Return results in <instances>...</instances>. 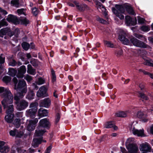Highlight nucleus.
I'll list each match as a JSON object with an SVG mask.
<instances>
[{
	"label": "nucleus",
	"mask_w": 153,
	"mask_h": 153,
	"mask_svg": "<svg viewBox=\"0 0 153 153\" xmlns=\"http://www.w3.org/2000/svg\"><path fill=\"white\" fill-rule=\"evenodd\" d=\"M16 103L17 104V109L19 111L25 109L28 105V102L24 100L21 101L19 102H16Z\"/></svg>",
	"instance_id": "10"
},
{
	"label": "nucleus",
	"mask_w": 153,
	"mask_h": 153,
	"mask_svg": "<svg viewBox=\"0 0 153 153\" xmlns=\"http://www.w3.org/2000/svg\"><path fill=\"white\" fill-rule=\"evenodd\" d=\"M17 130L16 129H14L13 130H11L10 132V135L12 136H14L16 135L17 133Z\"/></svg>",
	"instance_id": "46"
},
{
	"label": "nucleus",
	"mask_w": 153,
	"mask_h": 153,
	"mask_svg": "<svg viewBox=\"0 0 153 153\" xmlns=\"http://www.w3.org/2000/svg\"><path fill=\"white\" fill-rule=\"evenodd\" d=\"M21 21L22 23L25 25L28 24L29 23V21L25 18L21 19Z\"/></svg>",
	"instance_id": "35"
},
{
	"label": "nucleus",
	"mask_w": 153,
	"mask_h": 153,
	"mask_svg": "<svg viewBox=\"0 0 153 153\" xmlns=\"http://www.w3.org/2000/svg\"><path fill=\"white\" fill-rule=\"evenodd\" d=\"M2 93V97L4 98L1 101L2 104L4 108L6 106L12 103L13 97L10 92L7 88L4 89L3 87H0V94Z\"/></svg>",
	"instance_id": "3"
},
{
	"label": "nucleus",
	"mask_w": 153,
	"mask_h": 153,
	"mask_svg": "<svg viewBox=\"0 0 153 153\" xmlns=\"http://www.w3.org/2000/svg\"><path fill=\"white\" fill-rule=\"evenodd\" d=\"M137 117L141 119L142 122H146L148 121V119L147 118L146 115L143 114L142 112L138 111L137 114Z\"/></svg>",
	"instance_id": "16"
},
{
	"label": "nucleus",
	"mask_w": 153,
	"mask_h": 153,
	"mask_svg": "<svg viewBox=\"0 0 153 153\" xmlns=\"http://www.w3.org/2000/svg\"><path fill=\"white\" fill-rule=\"evenodd\" d=\"M144 64L153 67V61L149 59H147L144 62Z\"/></svg>",
	"instance_id": "28"
},
{
	"label": "nucleus",
	"mask_w": 153,
	"mask_h": 153,
	"mask_svg": "<svg viewBox=\"0 0 153 153\" xmlns=\"http://www.w3.org/2000/svg\"><path fill=\"white\" fill-rule=\"evenodd\" d=\"M47 90V88L44 86L40 88L37 93V96L38 97H44Z\"/></svg>",
	"instance_id": "14"
},
{
	"label": "nucleus",
	"mask_w": 153,
	"mask_h": 153,
	"mask_svg": "<svg viewBox=\"0 0 153 153\" xmlns=\"http://www.w3.org/2000/svg\"><path fill=\"white\" fill-rule=\"evenodd\" d=\"M34 94L32 91H31L29 92L27 97V98L29 99H31L33 98Z\"/></svg>",
	"instance_id": "36"
},
{
	"label": "nucleus",
	"mask_w": 153,
	"mask_h": 153,
	"mask_svg": "<svg viewBox=\"0 0 153 153\" xmlns=\"http://www.w3.org/2000/svg\"><path fill=\"white\" fill-rule=\"evenodd\" d=\"M112 127L113 128L114 130H117L118 128L117 127L114 125V123H113V126Z\"/></svg>",
	"instance_id": "61"
},
{
	"label": "nucleus",
	"mask_w": 153,
	"mask_h": 153,
	"mask_svg": "<svg viewBox=\"0 0 153 153\" xmlns=\"http://www.w3.org/2000/svg\"><path fill=\"white\" fill-rule=\"evenodd\" d=\"M7 25V23L5 20H2L0 23V28L1 26Z\"/></svg>",
	"instance_id": "50"
},
{
	"label": "nucleus",
	"mask_w": 153,
	"mask_h": 153,
	"mask_svg": "<svg viewBox=\"0 0 153 153\" xmlns=\"http://www.w3.org/2000/svg\"><path fill=\"white\" fill-rule=\"evenodd\" d=\"M20 120L19 119H16L15 120L14 125L16 127H18L20 125Z\"/></svg>",
	"instance_id": "39"
},
{
	"label": "nucleus",
	"mask_w": 153,
	"mask_h": 153,
	"mask_svg": "<svg viewBox=\"0 0 153 153\" xmlns=\"http://www.w3.org/2000/svg\"><path fill=\"white\" fill-rule=\"evenodd\" d=\"M38 104L36 102L31 103L30 106V109L27 111V113L28 115L32 116L34 115L37 111L36 107Z\"/></svg>",
	"instance_id": "8"
},
{
	"label": "nucleus",
	"mask_w": 153,
	"mask_h": 153,
	"mask_svg": "<svg viewBox=\"0 0 153 153\" xmlns=\"http://www.w3.org/2000/svg\"><path fill=\"white\" fill-rule=\"evenodd\" d=\"M134 139L133 138H129L127 139L126 142V146L132 145V143L134 141Z\"/></svg>",
	"instance_id": "30"
},
{
	"label": "nucleus",
	"mask_w": 153,
	"mask_h": 153,
	"mask_svg": "<svg viewBox=\"0 0 153 153\" xmlns=\"http://www.w3.org/2000/svg\"><path fill=\"white\" fill-rule=\"evenodd\" d=\"M16 73V71L13 68H9L8 74L11 76H14Z\"/></svg>",
	"instance_id": "26"
},
{
	"label": "nucleus",
	"mask_w": 153,
	"mask_h": 153,
	"mask_svg": "<svg viewBox=\"0 0 153 153\" xmlns=\"http://www.w3.org/2000/svg\"><path fill=\"white\" fill-rule=\"evenodd\" d=\"M39 116L40 117L46 116L47 115L48 111L46 110L41 108L39 110Z\"/></svg>",
	"instance_id": "21"
},
{
	"label": "nucleus",
	"mask_w": 153,
	"mask_h": 153,
	"mask_svg": "<svg viewBox=\"0 0 153 153\" xmlns=\"http://www.w3.org/2000/svg\"><path fill=\"white\" fill-rule=\"evenodd\" d=\"M13 80L14 84H16L17 82V80L16 78L14 77L13 78Z\"/></svg>",
	"instance_id": "58"
},
{
	"label": "nucleus",
	"mask_w": 153,
	"mask_h": 153,
	"mask_svg": "<svg viewBox=\"0 0 153 153\" xmlns=\"http://www.w3.org/2000/svg\"><path fill=\"white\" fill-rule=\"evenodd\" d=\"M26 72L25 67V66H22L20 67L19 69L18 70V73L17 76L19 78H22L23 77V75Z\"/></svg>",
	"instance_id": "18"
},
{
	"label": "nucleus",
	"mask_w": 153,
	"mask_h": 153,
	"mask_svg": "<svg viewBox=\"0 0 153 153\" xmlns=\"http://www.w3.org/2000/svg\"><path fill=\"white\" fill-rule=\"evenodd\" d=\"M25 79L28 82H30L32 80V78L31 77L28 75L26 76L25 77Z\"/></svg>",
	"instance_id": "52"
},
{
	"label": "nucleus",
	"mask_w": 153,
	"mask_h": 153,
	"mask_svg": "<svg viewBox=\"0 0 153 153\" xmlns=\"http://www.w3.org/2000/svg\"><path fill=\"white\" fill-rule=\"evenodd\" d=\"M135 36L138 39H140L141 37H143V36L141 35H135Z\"/></svg>",
	"instance_id": "60"
},
{
	"label": "nucleus",
	"mask_w": 153,
	"mask_h": 153,
	"mask_svg": "<svg viewBox=\"0 0 153 153\" xmlns=\"http://www.w3.org/2000/svg\"><path fill=\"white\" fill-rule=\"evenodd\" d=\"M9 65L10 66H14L16 65V62L13 59H10L9 61Z\"/></svg>",
	"instance_id": "47"
},
{
	"label": "nucleus",
	"mask_w": 153,
	"mask_h": 153,
	"mask_svg": "<svg viewBox=\"0 0 153 153\" xmlns=\"http://www.w3.org/2000/svg\"><path fill=\"white\" fill-rule=\"evenodd\" d=\"M139 96L142 99L143 101L147 100H149L148 97L143 93H140Z\"/></svg>",
	"instance_id": "29"
},
{
	"label": "nucleus",
	"mask_w": 153,
	"mask_h": 153,
	"mask_svg": "<svg viewBox=\"0 0 153 153\" xmlns=\"http://www.w3.org/2000/svg\"><path fill=\"white\" fill-rule=\"evenodd\" d=\"M130 131L132 133L139 137L145 136L144 134V131L143 129L138 130L134 126L132 125L130 128Z\"/></svg>",
	"instance_id": "7"
},
{
	"label": "nucleus",
	"mask_w": 153,
	"mask_h": 153,
	"mask_svg": "<svg viewBox=\"0 0 153 153\" xmlns=\"http://www.w3.org/2000/svg\"><path fill=\"white\" fill-rule=\"evenodd\" d=\"M138 23L139 24H143L145 22V19L139 16L137 17Z\"/></svg>",
	"instance_id": "34"
},
{
	"label": "nucleus",
	"mask_w": 153,
	"mask_h": 153,
	"mask_svg": "<svg viewBox=\"0 0 153 153\" xmlns=\"http://www.w3.org/2000/svg\"><path fill=\"white\" fill-rule=\"evenodd\" d=\"M150 132L151 134H153V126H152L150 127Z\"/></svg>",
	"instance_id": "59"
},
{
	"label": "nucleus",
	"mask_w": 153,
	"mask_h": 153,
	"mask_svg": "<svg viewBox=\"0 0 153 153\" xmlns=\"http://www.w3.org/2000/svg\"><path fill=\"white\" fill-rule=\"evenodd\" d=\"M95 3L98 9L99 10H101L102 12L104 14L105 16H106L105 17L107 18V17L106 16L107 13L106 12V10L104 7L100 3V2L98 1H96Z\"/></svg>",
	"instance_id": "17"
},
{
	"label": "nucleus",
	"mask_w": 153,
	"mask_h": 153,
	"mask_svg": "<svg viewBox=\"0 0 153 153\" xmlns=\"http://www.w3.org/2000/svg\"><path fill=\"white\" fill-rule=\"evenodd\" d=\"M17 12L19 15L23 14L25 15H26L25 11V10L23 9L18 10H17Z\"/></svg>",
	"instance_id": "40"
},
{
	"label": "nucleus",
	"mask_w": 153,
	"mask_h": 153,
	"mask_svg": "<svg viewBox=\"0 0 153 153\" xmlns=\"http://www.w3.org/2000/svg\"><path fill=\"white\" fill-rule=\"evenodd\" d=\"M3 80L6 83H8L10 81L11 78L9 76H6L3 77Z\"/></svg>",
	"instance_id": "41"
},
{
	"label": "nucleus",
	"mask_w": 153,
	"mask_h": 153,
	"mask_svg": "<svg viewBox=\"0 0 153 153\" xmlns=\"http://www.w3.org/2000/svg\"><path fill=\"white\" fill-rule=\"evenodd\" d=\"M26 85L25 82L23 80L19 82L17 87L15 86V88L16 91L17 92L21 91V92L16 93L14 97L15 100L16 101L18 100L25 95L26 92Z\"/></svg>",
	"instance_id": "4"
},
{
	"label": "nucleus",
	"mask_w": 153,
	"mask_h": 153,
	"mask_svg": "<svg viewBox=\"0 0 153 153\" xmlns=\"http://www.w3.org/2000/svg\"><path fill=\"white\" fill-rule=\"evenodd\" d=\"M5 57L3 55H1L0 56V63L2 64L4 62Z\"/></svg>",
	"instance_id": "49"
},
{
	"label": "nucleus",
	"mask_w": 153,
	"mask_h": 153,
	"mask_svg": "<svg viewBox=\"0 0 153 153\" xmlns=\"http://www.w3.org/2000/svg\"><path fill=\"white\" fill-rule=\"evenodd\" d=\"M27 72L30 74L34 75L36 74L35 70L32 68L31 65L29 64L27 65Z\"/></svg>",
	"instance_id": "24"
},
{
	"label": "nucleus",
	"mask_w": 153,
	"mask_h": 153,
	"mask_svg": "<svg viewBox=\"0 0 153 153\" xmlns=\"http://www.w3.org/2000/svg\"><path fill=\"white\" fill-rule=\"evenodd\" d=\"M74 3L76 5L77 8L79 10H83V9L82 8V6L79 5V3H77V2L74 1Z\"/></svg>",
	"instance_id": "43"
},
{
	"label": "nucleus",
	"mask_w": 153,
	"mask_h": 153,
	"mask_svg": "<svg viewBox=\"0 0 153 153\" xmlns=\"http://www.w3.org/2000/svg\"><path fill=\"white\" fill-rule=\"evenodd\" d=\"M7 19L9 22H12L15 24H17L18 22L16 17L11 14L8 15Z\"/></svg>",
	"instance_id": "19"
},
{
	"label": "nucleus",
	"mask_w": 153,
	"mask_h": 153,
	"mask_svg": "<svg viewBox=\"0 0 153 153\" xmlns=\"http://www.w3.org/2000/svg\"><path fill=\"white\" fill-rule=\"evenodd\" d=\"M116 54L118 56H120L123 55V51L121 49H120L119 50L117 51L116 52Z\"/></svg>",
	"instance_id": "42"
},
{
	"label": "nucleus",
	"mask_w": 153,
	"mask_h": 153,
	"mask_svg": "<svg viewBox=\"0 0 153 153\" xmlns=\"http://www.w3.org/2000/svg\"><path fill=\"white\" fill-rule=\"evenodd\" d=\"M141 30L144 32L149 31L150 30V27L148 26H143L140 27Z\"/></svg>",
	"instance_id": "31"
},
{
	"label": "nucleus",
	"mask_w": 153,
	"mask_h": 153,
	"mask_svg": "<svg viewBox=\"0 0 153 153\" xmlns=\"http://www.w3.org/2000/svg\"><path fill=\"white\" fill-rule=\"evenodd\" d=\"M28 151L30 153H33L34 152V150L31 148H29L28 149Z\"/></svg>",
	"instance_id": "57"
},
{
	"label": "nucleus",
	"mask_w": 153,
	"mask_h": 153,
	"mask_svg": "<svg viewBox=\"0 0 153 153\" xmlns=\"http://www.w3.org/2000/svg\"><path fill=\"white\" fill-rule=\"evenodd\" d=\"M13 111V106L11 105H9L6 110L7 115L5 117V120L8 123H11L13 121L14 115L12 114Z\"/></svg>",
	"instance_id": "6"
},
{
	"label": "nucleus",
	"mask_w": 153,
	"mask_h": 153,
	"mask_svg": "<svg viewBox=\"0 0 153 153\" xmlns=\"http://www.w3.org/2000/svg\"><path fill=\"white\" fill-rule=\"evenodd\" d=\"M126 9L128 13L130 14L134 15V10L132 7L130 6H127L126 7Z\"/></svg>",
	"instance_id": "27"
},
{
	"label": "nucleus",
	"mask_w": 153,
	"mask_h": 153,
	"mask_svg": "<svg viewBox=\"0 0 153 153\" xmlns=\"http://www.w3.org/2000/svg\"><path fill=\"white\" fill-rule=\"evenodd\" d=\"M0 13H1L3 14L6 15L7 14V12L0 7Z\"/></svg>",
	"instance_id": "54"
},
{
	"label": "nucleus",
	"mask_w": 153,
	"mask_h": 153,
	"mask_svg": "<svg viewBox=\"0 0 153 153\" xmlns=\"http://www.w3.org/2000/svg\"><path fill=\"white\" fill-rule=\"evenodd\" d=\"M60 119V115L59 114H56V122H58Z\"/></svg>",
	"instance_id": "55"
},
{
	"label": "nucleus",
	"mask_w": 153,
	"mask_h": 153,
	"mask_svg": "<svg viewBox=\"0 0 153 153\" xmlns=\"http://www.w3.org/2000/svg\"><path fill=\"white\" fill-rule=\"evenodd\" d=\"M23 48L25 50H27L30 47L29 45L26 42H24L22 44Z\"/></svg>",
	"instance_id": "32"
},
{
	"label": "nucleus",
	"mask_w": 153,
	"mask_h": 153,
	"mask_svg": "<svg viewBox=\"0 0 153 153\" xmlns=\"http://www.w3.org/2000/svg\"><path fill=\"white\" fill-rule=\"evenodd\" d=\"M115 7L116 9L114 8H112V10L114 14L120 19H124V16L123 14L125 12L124 8L122 5H116Z\"/></svg>",
	"instance_id": "5"
},
{
	"label": "nucleus",
	"mask_w": 153,
	"mask_h": 153,
	"mask_svg": "<svg viewBox=\"0 0 153 153\" xmlns=\"http://www.w3.org/2000/svg\"><path fill=\"white\" fill-rule=\"evenodd\" d=\"M126 33L123 30L121 31L119 35L118 39L124 44L131 45L132 43L133 45L138 47L143 48L149 47V46L144 42L134 38H131L130 39V42L128 39L126 38Z\"/></svg>",
	"instance_id": "2"
},
{
	"label": "nucleus",
	"mask_w": 153,
	"mask_h": 153,
	"mask_svg": "<svg viewBox=\"0 0 153 153\" xmlns=\"http://www.w3.org/2000/svg\"><path fill=\"white\" fill-rule=\"evenodd\" d=\"M11 3L16 7H18L19 6V3L17 0H13L11 1Z\"/></svg>",
	"instance_id": "44"
},
{
	"label": "nucleus",
	"mask_w": 153,
	"mask_h": 153,
	"mask_svg": "<svg viewBox=\"0 0 153 153\" xmlns=\"http://www.w3.org/2000/svg\"><path fill=\"white\" fill-rule=\"evenodd\" d=\"M68 78L70 81H72L73 80V78L72 76H68Z\"/></svg>",
	"instance_id": "63"
},
{
	"label": "nucleus",
	"mask_w": 153,
	"mask_h": 153,
	"mask_svg": "<svg viewBox=\"0 0 153 153\" xmlns=\"http://www.w3.org/2000/svg\"><path fill=\"white\" fill-rule=\"evenodd\" d=\"M45 82V80L42 78H39L38 81L36 82V84L38 85H40L44 84Z\"/></svg>",
	"instance_id": "37"
},
{
	"label": "nucleus",
	"mask_w": 153,
	"mask_h": 153,
	"mask_svg": "<svg viewBox=\"0 0 153 153\" xmlns=\"http://www.w3.org/2000/svg\"><path fill=\"white\" fill-rule=\"evenodd\" d=\"M113 123L114 122L112 121L106 122L104 125V127L107 128H112L113 126Z\"/></svg>",
	"instance_id": "25"
},
{
	"label": "nucleus",
	"mask_w": 153,
	"mask_h": 153,
	"mask_svg": "<svg viewBox=\"0 0 153 153\" xmlns=\"http://www.w3.org/2000/svg\"><path fill=\"white\" fill-rule=\"evenodd\" d=\"M52 146H49L46 149V151L45 152V153H50V152Z\"/></svg>",
	"instance_id": "53"
},
{
	"label": "nucleus",
	"mask_w": 153,
	"mask_h": 153,
	"mask_svg": "<svg viewBox=\"0 0 153 153\" xmlns=\"http://www.w3.org/2000/svg\"><path fill=\"white\" fill-rule=\"evenodd\" d=\"M38 120L37 119H36L34 120H27V128L29 131L33 130L36 126V124L37 123Z\"/></svg>",
	"instance_id": "9"
},
{
	"label": "nucleus",
	"mask_w": 153,
	"mask_h": 153,
	"mask_svg": "<svg viewBox=\"0 0 153 153\" xmlns=\"http://www.w3.org/2000/svg\"><path fill=\"white\" fill-rule=\"evenodd\" d=\"M51 74L52 76V81L53 82H54L56 80V76L54 71L53 70L51 71Z\"/></svg>",
	"instance_id": "45"
},
{
	"label": "nucleus",
	"mask_w": 153,
	"mask_h": 153,
	"mask_svg": "<svg viewBox=\"0 0 153 153\" xmlns=\"http://www.w3.org/2000/svg\"><path fill=\"white\" fill-rule=\"evenodd\" d=\"M127 149L130 153H135L138 151L137 146L135 144H132L126 146Z\"/></svg>",
	"instance_id": "13"
},
{
	"label": "nucleus",
	"mask_w": 153,
	"mask_h": 153,
	"mask_svg": "<svg viewBox=\"0 0 153 153\" xmlns=\"http://www.w3.org/2000/svg\"><path fill=\"white\" fill-rule=\"evenodd\" d=\"M104 44L105 46L108 47L112 48L114 47V45L111 42L109 41H105Z\"/></svg>",
	"instance_id": "33"
},
{
	"label": "nucleus",
	"mask_w": 153,
	"mask_h": 153,
	"mask_svg": "<svg viewBox=\"0 0 153 153\" xmlns=\"http://www.w3.org/2000/svg\"><path fill=\"white\" fill-rule=\"evenodd\" d=\"M4 142L0 141V152L1 153H7L9 151V148L7 146H4Z\"/></svg>",
	"instance_id": "15"
},
{
	"label": "nucleus",
	"mask_w": 153,
	"mask_h": 153,
	"mask_svg": "<svg viewBox=\"0 0 153 153\" xmlns=\"http://www.w3.org/2000/svg\"><path fill=\"white\" fill-rule=\"evenodd\" d=\"M130 111L128 110L126 111H120L117 112L115 114L116 116L120 117H125L130 113Z\"/></svg>",
	"instance_id": "20"
},
{
	"label": "nucleus",
	"mask_w": 153,
	"mask_h": 153,
	"mask_svg": "<svg viewBox=\"0 0 153 153\" xmlns=\"http://www.w3.org/2000/svg\"><path fill=\"white\" fill-rule=\"evenodd\" d=\"M27 59H30L31 57V56L30 53L27 54Z\"/></svg>",
	"instance_id": "62"
},
{
	"label": "nucleus",
	"mask_w": 153,
	"mask_h": 153,
	"mask_svg": "<svg viewBox=\"0 0 153 153\" xmlns=\"http://www.w3.org/2000/svg\"><path fill=\"white\" fill-rule=\"evenodd\" d=\"M49 122L46 119H44L40 120L39 125L36 130L35 138L32 143V146L34 148L37 147L42 141V136L46 132L45 128L48 127Z\"/></svg>",
	"instance_id": "1"
},
{
	"label": "nucleus",
	"mask_w": 153,
	"mask_h": 153,
	"mask_svg": "<svg viewBox=\"0 0 153 153\" xmlns=\"http://www.w3.org/2000/svg\"><path fill=\"white\" fill-rule=\"evenodd\" d=\"M126 24L127 26L134 25L137 24V19L136 18L132 19L128 16L125 17Z\"/></svg>",
	"instance_id": "12"
},
{
	"label": "nucleus",
	"mask_w": 153,
	"mask_h": 153,
	"mask_svg": "<svg viewBox=\"0 0 153 153\" xmlns=\"http://www.w3.org/2000/svg\"><path fill=\"white\" fill-rule=\"evenodd\" d=\"M32 10V13L35 16L37 15L39 13V10L36 7L33 8Z\"/></svg>",
	"instance_id": "38"
},
{
	"label": "nucleus",
	"mask_w": 153,
	"mask_h": 153,
	"mask_svg": "<svg viewBox=\"0 0 153 153\" xmlns=\"http://www.w3.org/2000/svg\"><path fill=\"white\" fill-rule=\"evenodd\" d=\"M139 87L141 90H143L144 88V85L142 83H141L139 85Z\"/></svg>",
	"instance_id": "56"
},
{
	"label": "nucleus",
	"mask_w": 153,
	"mask_h": 153,
	"mask_svg": "<svg viewBox=\"0 0 153 153\" xmlns=\"http://www.w3.org/2000/svg\"><path fill=\"white\" fill-rule=\"evenodd\" d=\"M143 72L144 74H146H146H149L148 72H146V71H144V70H143V72Z\"/></svg>",
	"instance_id": "64"
},
{
	"label": "nucleus",
	"mask_w": 153,
	"mask_h": 153,
	"mask_svg": "<svg viewBox=\"0 0 153 153\" xmlns=\"http://www.w3.org/2000/svg\"><path fill=\"white\" fill-rule=\"evenodd\" d=\"M23 132L22 131H17L16 136L18 137H21L23 136Z\"/></svg>",
	"instance_id": "48"
},
{
	"label": "nucleus",
	"mask_w": 153,
	"mask_h": 153,
	"mask_svg": "<svg viewBox=\"0 0 153 153\" xmlns=\"http://www.w3.org/2000/svg\"><path fill=\"white\" fill-rule=\"evenodd\" d=\"M50 100L49 99H45L42 102L41 105L43 107L47 108L50 105Z\"/></svg>",
	"instance_id": "22"
},
{
	"label": "nucleus",
	"mask_w": 153,
	"mask_h": 153,
	"mask_svg": "<svg viewBox=\"0 0 153 153\" xmlns=\"http://www.w3.org/2000/svg\"><path fill=\"white\" fill-rule=\"evenodd\" d=\"M0 32L2 35H5L7 34L9 35L10 36H11V35H10V30L8 28L2 29L0 30Z\"/></svg>",
	"instance_id": "23"
},
{
	"label": "nucleus",
	"mask_w": 153,
	"mask_h": 153,
	"mask_svg": "<svg viewBox=\"0 0 153 153\" xmlns=\"http://www.w3.org/2000/svg\"><path fill=\"white\" fill-rule=\"evenodd\" d=\"M151 147L147 143H143L140 145V149L142 152H146L150 151Z\"/></svg>",
	"instance_id": "11"
},
{
	"label": "nucleus",
	"mask_w": 153,
	"mask_h": 153,
	"mask_svg": "<svg viewBox=\"0 0 153 153\" xmlns=\"http://www.w3.org/2000/svg\"><path fill=\"white\" fill-rule=\"evenodd\" d=\"M97 20L99 22L102 23L106 24L107 23V22L105 20L100 18H99L97 19Z\"/></svg>",
	"instance_id": "51"
}]
</instances>
